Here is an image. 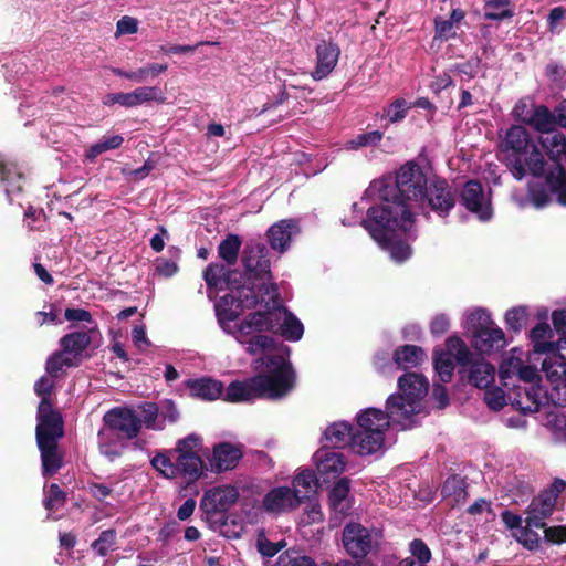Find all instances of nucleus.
<instances>
[{"instance_id":"obj_1","label":"nucleus","mask_w":566,"mask_h":566,"mask_svg":"<svg viewBox=\"0 0 566 566\" xmlns=\"http://www.w3.org/2000/svg\"><path fill=\"white\" fill-rule=\"evenodd\" d=\"M455 200L449 185L442 179L428 180L420 166L408 163L391 177L374 180L359 202L352 206L353 218L343 224H361L396 262L411 255V248L400 240L413 229L416 211L430 208L439 216H447Z\"/></svg>"},{"instance_id":"obj_2","label":"nucleus","mask_w":566,"mask_h":566,"mask_svg":"<svg viewBox=\"0 0 566 566\" xmlns=\"http://www.w3.org/2000/svg\"><path fill=\"white\" fill-rule=\"evenodd\" d=\"M250 289H238L235 294L222 296L216 304V315L222 331L233 336L250 355L284 356L282 349L272 354L276 340L269 333L290 342H297L304 334L302 322L275 300L263 295H248ZM287 352V348H285Z\"/></svg>"},{"instance_id":"obj_3","label":"nucleus","mask_w":566,"mask_h":566,"mask_svg":"<svg viewBox=\"0 0 566 566\" xmlns=\"http://www.w3.org/2000/svg\"><path fill=\"white\" fill-rule=\"evenodd\" d=\"M538 144L554 161V170L546 178L547 184L556 193L558 202L566 206V174L557 164V160L566 155V137L562 133L551 130L536 142L523 126H512L503 139L507 166L517 180L527 174L535 177L544 175L546 163Z\"/></svg>"},{"instance_id":"obj_4","label":"nucleus","mask_w":566,"mask_h":566,"mask_svg":"<svg viewBox=\"0 0 566 566\" xmlns=\"http://www.w3.org/2000/svg\"><path fill=\"white\" fill-rule=\"evenodd\" d=\"M258 375L243 380L232 381L224 391V400L247 402L259 398L282 399L295 386V374L287 357L268 356L253 363Z\"/></svg>"},{"instance_id":"obj_5","label":"nucleus","mask_w":566,"mask_h":566,"mask_svg":"<svg viewBox=\"0 0 566 566\" xmlns=\"http://www.w3.org/2000/svg\"><path fill=\"white\" fill-rule=\"evenodd\" d=\"M549 388L543 389L535 380L517 391L512 398V406L523 413H533L549 402L554 406H566V339L557 343V352L546 355L542 363Z\"/></svg>"},{"instance_id":"obj_6","label":"nucleus","mask_w":566,"mask_h":566,"mask_svg":"<svg viewBox=\"0 0 566 566\" xmlns=\"http://www.w3.org/2000/svg\"><path fill=\"white\" fill-rule=\"evenodd\" d=\"M398 394L388 397L386 408L391 420L406 429L412 416L421 411V401L428 394L429 382L420 374L407 373L398 379Z\"/></svg>"},{"instance_id":"obj_7","label":"nucleus","mask_w":566,"mask_h":566,"mask_svg":"<svg viewBox=\"0 0 566 566\" xmlns=\"http://www.w3.org/2000/svg\"><path fill=\"white\" fill-rule=\"evenodd\" d=\"M63 436V421L59 412L50 410L46 402L38 408L36 443L41 452L42 473L55 474L62 467L57 440Z\"/></svg>"},{"instance_id":"obj_8","label":"nucleus","mask_w":566,"mask_h":566,"mask_svg":"<svg viewBox=\"0 0 566 566\" xmlns=\"http://www.w3.org/2000/svg\"><path fill=\"white\" fill-rule=\"evenodd\" d=\"M390 413L377 408H366L356 416L357 430L353 434L352 451L370 455L382 450L385 433L390 424Z\"/></svg>"},{"instance_id":"obj_9","label":"nucleus","mask_w":566,"mask_h":566,"mask_svg":"<svg viewBox=\"0 0 566 566\" xmlns=\"http://www.w3.org/2000/svg\"><path fill=\"white\" fill-rule=\"evenodd\" d=\"M242 262L248 274V285H242V287L250 289V291H245V294L263 295L269 300H276L277 292L271 282L270 262L265 258V248L260 244L247 247Z\"/></svg>"},{"instance_id":"obj_10","label":"nucleus","mask_w":566,"mask_h":566,"mask_svg":"<svg viewBox=\"0 0 566 566\" xmlns=\"http://www.w3.org/2000/svg\"><path fill=\"white\" fill-rule=\"evenodd\" d=\"M531 357L530 352L515 347L509 352L502 361L500 379L504 387L513 386L511 400L517 391L523 394V388L532 385V381L538 378L537 369L531 365Z\"/></svg>"},{"instance_id":"obj_11","label":"nucleus","mask_w":566,"mask_h":566,"mask_svg":"<svg viewBox=\"0 0 566 566\" xmlns=\"http://www.w3.org/2000/svg\"><path fill=\"white\" fill-rule=\"evenodd\" d=\"M202 440L197 434L179 439L170 453L176 454L178 476L196 482L205 475V462L201 458Z\"/></svg>"},{"instance_id":"obj_12","label":"nucleus","mask_w":566,"mask_h":566,"mask_svg":"<svg viewBox=\"0 0 566 566\" xmlns=\"http://www.w3.org/2000/svg\"><path fill=\"white\" fill-rule=\"evenodd\" d=\"M471 352L458 336H450L444 343V349L434 352V369L443 382L451 380L455 364L465 366L470 363Z\"/></svg>"},{"instance_id":"obj_13","label":"nucleus","mask_w":566,"mask_h":566,"mask_svg":"<svg viewBox=\"0 0 566 566\" xmlns=\"http://www.w3.org/2000/svg\"><path fill=\"white\" fill-rule=\"evenodd\" d=\"M461 203L480 221H489L493 217L491 191L484 190L479 181H467L460 192Z\"/></svg>"},{"instance_id":"obj_14","label":"nucleus","mask_w":566,"mask_h":566,"mask_svg":"<svg viewBox=\"0 0 566 566\" xmlns=\"http://www.w3.org/2000/svg\"><path fill=\"white\" fill-rule=\"evenodd\" d=\"M304 499L302 490L279 485L266 492L262 500V507L270 514H283L298 507Z\"/></svg>"},{"instance_id":"obj_15","label":"nucleus","mask_w":566,"mask_h":566,"mask_svg":"<svg viewBox=\"0 0 566 566\" xmlns=\"http://www.w3.org/2000/svg\"><path fill=\"white\" fill-rule=\"evenodd\" d=\"M378 537L376 531H370L359 523H348L343 531V545L354 558L365 557L373 548Z\"/></svg>"},{"instance_id":"obj_16","label":"nucleus","mask_w":566,"mask_h":566,"mask_svg":"<svg viewBox=\"0 0 566 566\" xmlns=\"http://www.w3.org/2000/svg\"><path fill=\"white\" fill-rule=\"evenodd\" d=\"M238 499L239 490L237 486L231 484L217 485L205 491L200 500V509L208 515L222 513L234 505Z\"/></svg>"},{"instance_id":"obj_17","label":"nucleus","mask_w":566,"mask_h":566,"mask_svg":"<svg viewBox=\"0 0 566 566\" xmlns=\"http://www.w3.org/2000/svg\"><path fill=\"white\" fill-rule=\"evenodd\" d=\"M103 429H111L125 439H133L139 432L138 416L129 408H114L104 416Z\"/></svg>"},{"instance_id":"obj_18","label":"nucleus","mask_w":566,"mask_h":566,"mask_svg":"<svg viewBox=\"0 0 566 566\" xmlns=\"http://www.w3.org/2000/svg\"><path fill=\"white\" fill-rule=\"evenodd\" d=\"M317 474L323 482L338 478L346 469L345 457L328 448H322L314 454Z\"/></svg>"},{"instance_id":"obj_19","label":"nucleus","mask_w":566,"mask_h":566,"mask_svg":"<svg viewBox=\"0 0 566 566\" xmlns=\"http://www.w3.org/2000/svg\"><path fill=\"white\" fill-rule=\"evenodd\" d=\"M151 101H163L159 97V91L155 86H140L129 93H111L104 96L105 106L119 104L123 107H135Z\"/></svg>"},{"instance_id":"obj_20","label":"nucleus","mask_w":566,"mask_h":566,"mask_svg":"<svg viewBox=\"0 0 566 566\" xmlns=\"http://www.w3.org/2000/svg\"><path fill=\"white\" fill-rule=\"evenodd\" d=\"M339 54L340 50L336 44L326 41L318 43L316 46V66L311 74L312 77L319 81L331 74L338 62Z\"/></svg>"},{"instance_id":"obj_21","label":"nucleus","mask_w":566,"mask_h":566,"mask_svg":"<svg viewBox=\"0 0 566 566\" xmlns=\"http://www.w3.org/2000/svg\"><path fill=\"white\" fill-rule=\"evenodd\" d=\"M506 345L504 332L496 325L476 333L472 337V346L481 354H492Z\"/></svg>"},{"instance_id":"obj_22","label":"nucleus","mask_w":566,"mask_h":566,"mask_svg":"<svg viewBox=\"0 0 566 566\" xmlns=\"http://www.w3.org/2000/svg\"><path fill=\"white\" fill-rule=\"evenodd\" d=\"M300 228L294 220H281L273 224L269 231V242L271 248L280 253L287 250L290 243L297 233Z\"/></svg>"},{"instance_id":"obj_23","label":"nucleus","mask_w":566,"mask_h":566,"mask_svg":"<svg viewBox=\"0 0 566 566\" xmlns=\"http://www.w3.org/2000/svg\"><path fill=\"white\" fill-rule=\"evenodd\" d=\"M242 457L239 447L228 442H221L213 447L210 465L212 470L222 472L232 470Z\"/></svg>"},{"instance_id":"obj_24","label":"nucleus","mask_w":566,"mask_h":566,"mask_svg":"<svg viewBox=\"0 0 566 566\" xmlns=\"http://www.w3.org/2000/svg\"><path fill=\"white\" fill-rule=\"evenodd\" d=\"M230 275V271L223 264L211 263L207 266L203 279L209 289V297H212V291L218 292L229 289V294H235L238 289H242V286L232 285Z\"/></svg>"},{"instance_id":"obj_25","label":"nucleus","mask_w":566,"mask_h":566,"mask_svg":"<svg viewBox=\"0 0 566 566\" xmlns=\"http://www.w3.org/2000/svg\"><path fill=\"white\" fill-rule=\"evenodd\" d=\"M556 504L554 495L543 492L537 499H534L528 507L526 521L528 526L536 528L545 527V518L548 517Z\"/></svg>"},{"instance_id":"obj_26","label":"nucleus","mask_w":566,"mask_h":566,"mask_svg":"<svg viewBox=\"0 0 566 566\" xmlns=\"http://www.w3.org/2000/svg\"><path fill=\"white\" fill-rule=\"evenodd\" d=\"M553 337V329L546 322L538 323L530 333V338L534 346V354H549L557 352V344L555 345L551 339Z\"/></svg>"},{"instance_id":"obj_27","label":"nucleus","mask_w":566,"mask_h":566,"mask_svg":"<svg viewBox=\"0 0 566 566\" xmlns=\"http://www.w3.org/2000/svg\"><path fill=\"white\" fill-rule=\"evenodd\" d=\"M124 439L111 429H101L98 432L99 452L109 461L115 460L122 454L124 449Z\"/></svg>"},{"instance_id":"obj_28","label":"nucleus","mask_w":566,"mask_h":566,"mask_svg":"<svg viewBox=\"0 0 566 566\" xmlns=\"http://www.w3.org/2000/svg\"><path fill=\"white\" fill-rule=\"evenodd\" d=\"M354 433L355 432L353 431L348 422L338 421L332 423L326 428L324 437L325 441L332 448H342L345 446H349V448L352 449V440Z\"/></svg>"},{"instance_id":"obj_29","label":"nucleus","mask_w":566,"mask_h":566,"mask_svg":"<svg viewBox=\"0 0 566 566\" xmlns=\"http://www.w3.org/2000/svg\"><path fill=\"white\" fill-rule=\"evenodd\" d=\"M349 494V480L346 478L340 479L331 490L328 502L332 511L335 514L344 515L350 509Z\"/></svg>"},{"instance_id":"obj_30","label":"nucleus","mask_w":566,"mask_h":566,"mask_svg":"<svg viewBox=\"0 0 566 566\" xmlns=\"http://www.w3.org/2000/svg\"><path fill=\"white\" fill-rule=\"evenodd\" d=\"M426 359V353L421 347L405 345L394 353L395 364L399 368H411L420 365Z\"/></svg>"},{"instance_id":"obj_31","label":"nucleus","mask_w":566,"mask_h":566,"mask_svg":"<svg viewBox=\"0 0 566 566\" xmlns=\"http://www.w3.org/2000/svg\"><path fill=\"white\" fill-rule=\"evenodd\" d=\"M190 394L203 400H214L222 396L223 386L220 381L202 378L189 384Z\"/></svg>"},{"instance_id":"obj_32","label":"nucleus","mask_w":566,"mask_h":566,"mask_svg":"<svg viewBox=\"0 0 566 566\" xmlns=\"http://www.w3.org/2000/svg\"><path fill=\"white\" fill-rule=\"evenodd\" d=\"M495 368L490 363L480 359L474 361L469 371L470 381L479 388H488L494 382Z\"/></svg>"},{"instance_id":"obj_33","label":"nucleus","mask_w":566,"mask_h":566,"mask_svg":"<svg viewBox=\"0 0 566 566\" xmlns=\"http://www.w3.org/2000/svg\"><path fill=\"white\" fill-rule=\"evenodd\" d=\"M0 179L4 184L9 200L12 201V195L21 190L22 174L17 170L14 163L0 160Z\"/></svg>"},{"instance_id":"obj_34","label":"nucleus","mask_w":566,"mask_h":566,"mask_svg":"<svg viewBox=\"0 0 566 566\" xmlns=\"http://www.w3.org/2000/svg\"><path fill=\"white\" fill-rule=\"evenodd\" d=\"M493 325H495V323L492 321L491 315L483 308L468 311L463 316L462 326L471 333L472 336Z\"/></svg>"},{"instance_id":"obj_35","label":"nucleus","mask_w":566,"mask_h":566,"mask_svg":"<svg viewBox=\"0 0 566 566\" xmlns=\"http://www.w3.org/2000/svg\"><path fill=\"white\" fill-rule=\"evenodd\" d=\"M441 493L449 505L457 506L463 504L467 499L464 481L457 475L448 478Z\"/></svg>"},{"instance_id":"obj_36","label":"nucleus","mask_w":566,"mask_h":566,"mask_svg":"<svg viewBox=\"0 0 566 566\" xmlns=\"http://www.w3.org/2000/svg\"><path fill=\"white\" fill-rule=\"evenodd\" d=\"M545 426L556 441L566 444V413L559 411L556 407L547 411Z\"/></svg>"},{"instance_id":"obj_37","label":"nucleus","mask_w":566,"mask_h":566,"mask_svg":"<svg viewBox=\"0 0 566 566\" xmlns=\"http://www.w3.org/2000/svg\"><path fill=\"white\" fill-rule=\"evenodd\" d=\"M91 337L86 332H76L64 336L61 339L62 350L66 355L77 356L90 344Z\"/></svg>"},{"instance_id":"obj_38","label":"nucleus","mask_w":566,"mask_h":566,"mask_svg":"<svg viewBox=\"0 0 566 566\" xmlns=\"http://www.w3.org/2000/svg\"><path fill=\"white\" fill-rule=\"evenodd\" d=\"M175 453L157 452L150 460L151 467L166 479H176L178 476L177 462L171 460Z\"/></svg>"},{"instance_id":"obj_39","label":"nucleus","mask_w":566,"mask_h":566,"mask_svg":"<svg viewBox=\"0 0 566 566\" xmlns=\"http://www.w3.org/2000/svg\"><path fill=\"white\" fill-rule=\"evenodd\" d=\"M541 133H548L555 125L554 114L544 105L536 106L527 123Z\"/></svg>"},{"instance_id":"obj_40","label":"nucleus","mask_w":566,"mask_h":566,"mask_svg":"<svg viewBox=\"0 0 566 566\" xmlns=\"http://www.w3.org/2000/svg\"><path fill=\"white\" fill-rule=\"evenodd\" d=\"M514 11L510 0H486L484 17L488 20L501 21L513 17Z\"/></svg>"},{"instance_id":"obj_41","label":"nucleus","mask_w":566,"mask_h":566,"mask_svg":"<svg viewBox=\"0 0 566 566\" xmlns=\"http://www.w3.org/2000/svg\"><path fill=\"white\" fill-rule=\"evenodd\" d=\"M241 247V240L237 234H229L221 241L218 248L219 256L227 262L228 265L235 264Z\"/></svg>"},{"instance_id":"obj_42","label":"nucleus","mask_w":566,"mask_h":566,"mask_svg":"<svg viewBox=\"0 0 566 566\" xmlns=\"http://www.w3.org/2000/svg\"><path fill=\"white\" fill-rule=\"evenodd\" d=\"M124 142L120 135L104 136L86 150V158L95 159L98 155L118 148Z\"/></svg>"},{"instance_id":"obj_43","label":"nucleus","mask_w":566,"mask_h":566,"mask_svg":"<svg viewBox=\"0 0 566 566\" xmlns=\"http://www.w3.org/2000/svg\"><path fill=\"white\" fill-rule=\"evenodd\" d=\"M138 416L139 428L142 426L147 429L161 430L163 424L157 423L158 408L154 403H145L135 410Z\"/></svg>"},{"instance_id":"obj_44","label":"nucleus","mask_w":566,"mask_h":566,"mask_svg":"<svg viewBox=\"0 0 566 566\" xmlns=\"http://www.w3.org/2000/svg\"><path fill=\"white\" fill-rule=\"evenodd\" d=\"M527 317V308L525 306H518L506 312L505 323L512 331L520 332L526 325Z\"/></svg>"},{"instance_id":"obj_45","label":"nucleus","mask_w":566,"mask_h":566,"mask_svg":"<svg viewBox=\"0 0 566 566\" xmlns=\"http://www.w3.org/2000/svg\"><path fill=\"white\" fill-rule=\"evenodd\" d=\"M382 138V134L379 130H373L365 134H359L356 137L348 140L345 145L347 149L357 150L361 147L375 146Z\"/></svg>"},{"instance_id":"obj_46","label":"nucleus","mask_w":566,"mask_h":566,"mask_svg":"<svg viewBox=\"0 0 566 566\" xmlns=\"http://www.w3.org/2000/svg\"><path fill=\"white\" fill-rule=\"evenodd\" d=\"M316 480L317 479L311 470L304 469L294 476L291 488L302 490L306 497L310 492L314 491Z\"/></svg>"},{"instance_id":"obj_47","label":"nucleus","mask_w":566,"mask_h":566,"mask_svg":"<svg viewBox=\"0 0 566 566\" xmlns=\"http://www.w3.org/2000/svg\"><path fill=\"white\" fill-rule=\"evenodd\" d=\"M411 105L403 98L395 99L385 111V115L389 123L395 124L401 122L406 116Z\"/></svg>"},{"instance_id":"obj_48","label":"nucleus","mask_w":566,"mask_h":566,"mask_svg":"<svg viewBox=\"0 0 566 566\" xmlns=\"http://www.w3.org/2000/svg\"><path fill=\"white\" fill-rule=\"evenodd\" d=\"M512 199L520 208H525L531 202L535 208L541 209L549 202V197L545 191L536 192L534 190H530L528 199L518 197L516 193L512 195Z\"/></svg>"},{"instance_id":"obj_49","label":"nucleus","mask_w":566,"mask_h":566,"mask_svg":"<svg viewBox=\"0 0 566 566\" xmlns=\"http://www.w3.org/2000/svg\"><path fill=\"white\" fill-rule=\"evenodd\" d=\"M65 501V494L57 484H51L45 490L44 506L48 511L57 510L63 506Z\"/></svg>"},{"instance_id":"obj_50","label":"nucleus","mask_w":566,"mask_h":566,"mask_svg":"<svg viewBox=\"0 0 566 566\" xmlns=\"http://www.w3.org/2000/svg\"><path fill=\"white\" fill-rule=\"evenodd\" d=\"M533 526L526 524L525 527L518 528V532H514L513 536L525 547L533 549L537 547L539 542V535L532 530Z\"/></svg>"},{"instance_id":"obj_51","label":"nucleus","mask_w":566,"mask_h":566,"mask_svg":"<svg viewBox=\"0 0 566 566\" xmlns=\"http://www.w3.org/2000/svg\"><path fill=\"white\" fill-rule=\"evenodd\" d=\"M535 107L530 98H522L515 104L512 113L516 120L527 124Z\"/></svg>"},{"instance_id":"obj_52","label":"nucleus","mask_w":566,"mask_h":566,"mask_svg":"<svg viewBox=\"0 0 566 566\" xmlns=\"http://www.w3.org/2000/svg\"><path fill=\"white\" fill-rule=\"evenodd\" d=\"M54 386V380L52 379V377H48V376H43L41 377L34 385V390H35V394L41 397V402L39 405V407L43 403V402H46L50 407V410H53L52 409V405L49 400V395L52 390Z\"/></svg>"},{"instance_id":"obj_53","label":"nucleus","mask_w":566,"mask_h":566,"mask_svg":"<svg viewBox=\"0 0 566 566\" xmlns=\"http://www.w3.org/2000/svg\"><path fill=\"white\" fill-rule=\"evenodd\" d=\"M484 401L490 409L495 411L502 409L506 403L505 395L500 388L488 389L484 392Z\"/></svg>"},{"instance_id":"obj_54","label":"nucleus","mask_w":566,"mask_h":566,"mask_svg":"<svg viewBox=\"0 0 566 566\" xmlns=\"http://www.w3.org/2000/svg\"><path fill=\"white\" fill-rule=\"evenodd\" d=\"M410 553L418 559L417 564L426 565L431 559V551L421 539H413L409 545Z\"/></svg>"},{"instance_id":"obj_55","label":"nucleus","mask_w":566,"mask_h":566,"mask_svg":"<svg viewBox=\"0 0 566 566\" xmlns=\"http://www.w3.org/2000/svg\"><path fill=\"white\" fill-rule=\"evenodd\" d=\"M116 533L107 530L101 534L98 539L93 543V548L102 556L106 555L111 547L115 544Z\"/></svg>"},{"instance_id":"obj_56","label":"nucleus","mask_w":566,"mask_h":566,"mask_svg":"<svg viewBox=\"0 0 566 566\" xmlns=\"http://www.w3.org/2000/svg\"><path fill=\"white\" fill-rule=\"evenodd\" d=\"M434 31H436V39L439 40H449L451 38H454L457 34L455 27L453 25V22H450L449 20H444L441 18H437L434 20Z\"/></svg>"},{"instance_id":"obj_57","label":"nucleus","mask_w":566,"mask_h":566,"mask_svg":"<svg viewBox=\"0 0 566 566\" xmlns=\"http://www.w3.org/2000/svg\"><path fill=\"white\" fill-rule=\"evenodd\" d=\"M72 364L71 359L62 350L61 353L53 354L46 361V371L54 376L56 375L64 366H70Z\"/></svg>"},{"instance_id":"obj_58","label":"nucleus","mask_w":566,"mask_h":566,"mask_svg":"<svg viewBox=\"0 0 566 566\" xmlns=\"http://www.w3.org/2000/svg\"><path fill=\"white\" fill-rule=\"evenodd\" d=\"M323 521V513L321 505L316 502H310L305 507L304 513L301 517V523L304 525L318 523Z\"/></svg>"},{"instance_id":"obj_59","label":"nucleus","mask_w":566,"mask_h":566,"mask_svg":"<svg viewBox=\"0 0 566 566\" xmlns=\"http://www.w3.org/2000/svg\"><path fill=\"white\" fill-rule=\"evenodd\" d=\"M138 31V22L135 18L125 15L116 24L115 35L135 34Z\"/></svg>"},{"instance_id":"obj_60","label":"nucleus","mask_w":566,"mask_h":566,"mask_svg":"<svg viewBox=\"0 0 566 566\" xmlns=\"http://www.w3.org/2000/svg\"><path fill=\"white\" fill-rule=\"evenodd\" d=\"M279 566H316V564L308 556H291L285 554L279 557Z\"/></svg>"},{"instance_id":"obj_61","label":"nucleus","mask_w":566,"mask_h":566,"mask_svg":"<svg viewBox=\"0 0 566 566\" xmlns=\"http://www.w3.org/2000/svg\"><path fill=\"white\" fill-rule=\"evenodd\" d=\"M547 76L551 78L552 83L562 88L566 84V70L557 64H549L546 69Z\"/></svg>"},{"instance_id":"obj_62","label":"nucleus","mask_w":566,"mask_h":566,"mask_svg":"<svg viewBox=\"0 0 566 566\" xmlns=\"http://www.w3.org/2000/svg\"><path fill=\"white\" fill-rule=\"evenodd\" d=\"M450 327V319L446 314H437L430 324L431 334L434 336L443 335Z\"/></svg>"},{"instance_id":"obj_63","label":"nucleus","mask_w":566,"mask_h":566,"mask_svg":"<svg viewBox=\"0 0 566 566\" xmlns=\"http://www.w3.org/2000/svg\"><path fill=\"white\" fill-rule=\"evenodd\" d=\"M566 17V9L563 7H556L551 10L548 15V27L551 32L559 33V24Z\"/></svg>"},{"instance_id":"obj_64","label":"nucleus","mask_w":566,"mask_h":566,"mask_svg":"<svg viewBox=\"0 0 566 566\" xmlns=\"http://www.w3.org/2000/svg\"><path fill=\"white\" fill-rule=\"evenodd\" d=\"M545 538L552 543L560 544L566 542V527L552 526L544 530Z\"/></svg>"}]
</instances>
